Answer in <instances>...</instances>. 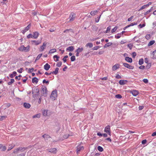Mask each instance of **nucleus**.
Returning <instances> with one entry per match:
<instances>
[{"mask_svg":"<svg viewBox=\"0 0 156 156\" xmlns=\"http://www.w3.org/2000/svg\"><path fill=\"white\" fill-rule=\"evenodd\" d=\"M130 93L132 94L134 96H136L138 94V92L136 90H131Z\"/></svg>","mask_w":156,"mask_h":156,"instance_id":"9b49d317","label":"nucleus"},{"mask_svg":"<svg viewBox=\"0 0 156 156\" xmlns=\"http://www.w3.org/2000/svg\"><path fill=\"white\" fill-rule=\"evenodd\" d=\"M33 97V98L37 97L40 94L39 89L37 87H35L32 90Z\"/></svg>","mask_w":156,"mask_h":156,"instance_id":"f257e3e1","label":"nucleus"},{"mask_svg":"<svg viewBox=\"0 0 156 156\" xmlns=\"http://www.w3.org/2000/svg\"><path fill=\"white\" fill-rule=\"evenodd\" d=\"M136 24H137V23L134 22V23H131L129 25H130V26L131 27V26H133L135 25H136Z\"/></svg>","mask_w":156,"mask_h":156,"instance_id":"338daca9","label":"nucleus"},{"mask_svg":"<svg viewBox=\"0 0 156 156\" xmlns=\"http://www.w3.org/2000/svg\"><path fill=\"white\" fill-rule=\"evenodd\" d=\"M31 42L35 43L36 45H38L41 43V41H39L33 40L31 41Z\"/></svg>","mask_w":156,"mask_h":156,"instance_id":"393cba45","label":"nucleus"},{"mask_svg":"<svg viewBox=\"0 0 156 156\" xmlns=\"http://www.w3.org/2000/svg\"><path fill=\"white\" fill-rule=\"evenodd\" d=\"M33 38L34 39H37L39 36V33L37 32H35L33 33Z\"/></svg>","mask_w":156,"mask_h":156,"instance_id":"f3484780","label":"nucleus"},{"mask_svg":"<svg viewBox=\"0 0 156 156\" xmlns=\"http://www.w3.org/2000/svg\"><path fill=\"white\" fill-rule=\"evenodd\" d=\"M127 46L131 50L133 47V45L131 44H129L127 45Z\"/></svg>","mask_w":156,"mask_h":156,"instance_id":"3c124183","label":"nucleus"},{"mask_svg":"<svg viewBox=\"0 0 156 156\" xmlns=\"http://www.w3.org/2000/svg\"><path fill=\"white\" fill-rule=\"evenodd\" d=\"M143 81L145 83H147L148 82V80L147 79H144L143 80Z\"/></svg>","mask_w":156,"mask_h":156,"instance_id":"4d7b16f0","label":"nucleus"},{"mask_svg":"<svg viewBox=\"0 0 156 156\" xmlns=\"http://www.w3.org/2000/svg\"><path fill=\"white\" fill-rule=\"evenodd\" d=\"M151 66V63H149L148 64L147 66H146V68L147 69H149Z\"/></svg>","mask_w":156,"mask_h":156,"instance_id":"5fc2aeb1","label":"nucleus"},{"mask_svg":"<svg viewBox=\"0 0 156 156\" xmlns=\"http://www.w3.org/2000/svg\"><path fill=\"white\" fill-rule=\"evenodd\" d=\"M50 68V65L48 63H46L44 66V68L46 71L48 70Z\"/></svg>","mask_w":156,"mask_h":156,"instance_id":"4468645a","label":"nucleus"},{"mask_svg":"<svg viewBox=\"0 0 156 156\" xmlns=\"http://www.w3.org/2000/svg\"><path fill=\"white\" fill-rule=\"evenodd\" d=\"M57 96V92L56 90H53L51 93L50 98H56Z\"/></svg>","mask_w":156,"mask_h":156,"instance_id":"0eeeda50","label":"nucleus"},{"mask_svg":"<svg viewBox=\"0 0 156 156\" xmlns=\"http://www.w3.org/2000/svg\"><path fill=\"white\" fill-rule=\"evenodd\" d=\"M126 42V41L125 40H122L121 41L120 43L121 44H123Z\"/></svg>","mask_w":156,"mask_h":156,"instance_id":"6e6d98bb","label":"nucleus"},{"mask_svg":"<svg viewBox=\"0 0 156 156\" xmlns=\"http://www.w3.org/2000/svg\"><path fill=\"white\" fill-rule=\"evenodd\" d=\"M111 30V26H109L107 27V30L105 31V33H108Z\"/></svg>","mask_w":156,"mask_h":156,"instance_id":"de8ad7c7","label":"nucleus"},{"mask_svg":"<svg viewBox=\"0 0 156 156\" xmlns=\"http://www.w3.org/2000/svg\"><path fill=\"white\" fill-rule=\"evenodd\" d=\"M139 68L141 69H145V66H141L139 67Z\"/></svg>","mask_w":156,"mask_h":156,"instance_id":"69168bd1","label":"nucleus"},{"mask_svg":"<svg viewBox=\"0 0 156 156\" xmlns=\"http://www.w3.org/2000/svg\"><path fill=\"white\" fill-rule=\"evenodd\" d=\"M83 50V48H78L77 49H76V52H78L79 53L81 52Z\"/></svg>","mask_w":156,"mask_h":156,"instance_id":"2f4dec72","label":"nucleus"},{"mask_svg":"<svg viewBox=\"0 0 156 156\" xmlns=\"http://www.w3.org/2000/svg\"><path fill=\"white\" fill-rule=\"evenodd\" d=\"M76 17V14L75 13L72 12L70 13L69 15V20L68 21V23L70 22H71L73 21Z\"/></svg>","mask_w":156,"mask_h":156,"instance_id":"20e7f679","label":"nucleus"},{"mask_svg":"<svg viewBox=\"0 0 156 156\" xmlns=\"http://www.w3.org/2000/svg\"><path fill=\"white\" fill-rule=\"evenodd\" d=\"M42 112L43 115L45 117L49 116L51 114L50 111L48 110H43Z\"/></svg>","mask_w":156,"mask_h":156,"instance_id":"39448f33","label":"nucleus"},{"mask_svg":"<svg viewBox=\"0 0 156 156\" xmlns=\"http://www.w3.org/2000/svg\"><path fill=\"white\" fill-rule=\"evenodd\" d=\"M15 80L13 79H11L10 80V81L8 83V84L9 85H11L12 83H13L14 82Z\"/></svg>","mask_w":156,"mask_h":156,"instance_id":"72a5a7b5","label":"nucleus"},{"mask_svg":"<svg viewBox=\"0 0 156 156\" xmlns=\"http://www.w3.org/2000/svg\"><path fill=\"white\" fill-rule=\"evenodd\" d=\"M76 148V152L77 154H79L81 151L84 149V147L80 145L77 146Z\"/></svg>","mask_w":156,"mask_h":156,"instance_id":"423d86ee","label":"nucleus"},{"mask_svg":"<svg viewBox=\"0 0 156 156\" xmlns=\"http://www.w3.org/2000/svg\"><path fill=\"white\" fill-rule=\"evenodd\" d=\"M136 36L135 37H134L133 39V40L134 41H135V42H137V43H139L140 42V41L139 40H136Z\"/></svg>","mask_w":156,"mask_h":156,"instance_id":"603ef678","label":"nucleus"},{"mask_svg":"<svg viewBox=\"0 0 156 156\" xmlns=\"http://www.w3.org/2000/svg\"><path fill=\"white\" fill-rule=\"evenodd\" d=\"M121 35H115V38L116 39H119L121 37Z\"/></svg>","mask_w":156,"mask_h":156,"instance_id":"774afa93","label":"nucleus"},{"mask_svg":"<svg viewBox=\"0 0 156 156\" xmlns=\"http://www.w3.org/2000/svg\"><path fill=\"white\" fill-rule=\"evenodd\" d=\"M112 44V43L111 42L108 43L107 44L105 45L104 47V48H106L107 47H108L111 46Z\"/></svg>","mask_w":156,"mask_h":156,"instance_id":"cd10ccee","label":"nucleus"},{"mask_svg":"<svg viewBox=\"0 0 156 156\" xmlns=\"http://www.w3.org/2000/svg\"><path fill=\"white\" fill-rule=\"evenodd\" d=\"M85 46L86 47H89V48H91L93 46V43H88L86 44Z\"/></svg>","mask_w":156,"mask_h":156,"instance_id":"b1692460","label":"nucleus"},{"mask_svg":"<svg viewBox=\"0 0 156 156\" xmlns=\"http://www.w3.org/2000/svg\"><path fill=\"white\" fill-rule=\"evenodd\" d=\"M100 47L99 46H96L94 47L92 49L93 50H97Z\"/></svg>","mask_w":156,"mask_h":156,"instance_id":"09e8293b","label":"nucleus"},{"mask_svg":"<svg viewBox=\"0 0 156 156\" xmlns=\"http://www.w3.org/2000/svg\"><path fill=\"white\" fill-rule=\"evenodd\" d=\"M71 61L72 62L74 61L75 59V56L74 55L72 56L70 58Z\"/></svg>","mask_w":156,"mask_h":156,"instance_id":"ea45409f","label":"nucleus"},{"mask_svg":"<svg viewBox=\"0 0 156 156\" xmlns=\"http://www.w3.org/2000/svg\"><path fill=\"white\" fill-rule=\"evenodd\" d=\"M56 51V50L55 49H52L50 50L49 53H53L54 52H55Z\"/></svg>","mask_w":156,"mask_h":156,"instance_id":"f704fd0d","label":"nucleus"},{"mask_svg":"<svg viewBox=\"0 0 156 156\" xmlns=\"http://www.w3.org/2000/svg\"><path fill=\"white\" fill-rule=\"evenodd\" d=\"M62 65V62H58L56 65V66L58 67H60Z\"/></svg>","mask_w":156,"mask_h":156,"instance_id":"79ce46f5","label":"nucleus"},{"mask_svg":"<svg viewBox=\"0 0 156 156\" xmlns=\"http://www.w3.org/2000/svg\"><path fill=\"white\" fill-rule=\"evenodd\" d=\"M74 49V47L73 46H69L66 49V51H72Z\"/></svg>","mask_w":156,"mask_h":156,"instance_id":"aec40b11","label":"nucleus"},{"mask_svg":"<svg viewBox=\"0 0 156 156\" xmlns=\"http://www.w3.org/2000/svg\"><path fill=\"white\" fill-rule=\"evenodd\" d=\"M152 54L153 55V56L152 57V58L153 59H156V50L154 51Z\"/></svg>","mask_w":156,"mask_h":156,"instance_id":"c85d7f7f","label":"nucleus"},{"mask_svg":"<svg viewBox=\"0 0 156 156\" xmlns=\"http://www.w3.org/2000/svg\"><path fill=\"white\" fill-rule=\"evenodd\" d=\"M155 41L154 40H152L151 41H150L149 42L148 44V46H150L152 45L153 44H154Z\"/></svg>","mask_w":156,"mask_h":156,"instance_id":"c756f323","label":"nucleus"},{"mask_svg":"<svg viewBox=\"0 0 156 156\" xmlns=\"http://www.w3.org/2000/svg\"><path fill=\"white\" fill-rule=\"evenodd\" d=\"M68 57V55H66L62 58V60L64 62H66V61H67L66 58H67Z\"/></svg>","mask_w":156,"mask_h":156,"instance_id":"a18cd8bd","label":"nucleus"},{"mask_svg":"<svg viewBox=\"0 0 156 156\" xmlns=\"http://www.w3.org/2000/svg\"><path fill=\"white\" fill-rule=\"evenodd\" d=\"M41 93L42 96L46 97L47 94V90L45 86H42L41 88Z\"/></svg>","mask_w":156,"mask_h":156,"instance_id":"7ed1b4c3","label":"nucleus"},{"mask_svg":"<svg viewBox=\"0 0 156 156\" xmlns=\"http://www.w3.org/2000/svg\"><path fill=\"white\" fill-rule=\"evenodd\" d=\"M46 43H45V42H44L43 43V45L41 46V50H40V51H43L44 49L46 47Z\"/></svg>","mask_w":156,"mask_h":156,"instance_id":"4be33fe9","label":"nucleus"},{"mask_svg":"<svg viewBox=\"0 0 156 156\" xmlns=\"http://www.w3.org/2000/svg\"><path fill=\"white\" fill-rule=\"evenodd\" d=\"M117 29H118L117 27L116 26L113 29H112V30L111 32L112 33H113L115 32L116 31V30H117Z\"/></svg>","mask_w":156,"mask_h":156,"instance_id":"58836bf2","label":"nucleus"},{"mask_svg":"<svg viewBox=\"0 0 156 156\" xmlns=\"http://www.w3.org/2000/svg\"><path fill=\"white\" fill-rule=\"evenodd\" d=\"M128 82L126 80H120L119 81V84L120 85H123L126 84Z\"/></svg>","mask_w":156,"mask_h":156,"instance_id":"ddd939ff","label":"nucleus"},{"mask_svg":"<svg viewBox=\"0 0 156 156\" xmlns=\"http://www.w3.org/2000/svg\"><path fill=\"white\" fill-rule=\"evenodd\" d=\"M41 116V114H38L36 115H34L33 116V118H40Z\"/></svg>","mask_w":156,"mask_h":156,"instance_id":"e433bc0d","label":"nucleus"},{"mask_svg":"<svg viewBox=\"0 0 156 156\" xmlns=\"http://www.w3.org/2000/svg\"><path fill=\"white\" fill-rule=\"evenodd\" d=\"M101 15L99 16H98V17L97 18V19L96 20H95V22L96 23H98L99 20V19H100V18L101 17Z\"/></svg>","mask_w":156,"mask_h":156,"instance_id":"864d4df0","label":"nucleus"},{"mask_svg":"<svg viewBox=\"0 0 156 156\" xmlns=\"http://www.w3.org/2000/svg\"><path fill=\"white\" fill-rule=\"evenodd\" d=\"M123 65L125 67L127 68H128L129 66V64L126 63H123Z\"/></svg>","mask_w":156,"mask_h":156,"instance_id":"c03bdc74","label":"nucleus"},{"mask_svg":"<svg viewBox=\"0 0 156 156\" xmlns=\"http://www.w3.org/2000/svg\"><path fill=\"white\" fill-rule=\"evenodd\" d=\"M49 152L53 153L56 154L57 152V150L56 148H54L50 149H48L47 150Z\"/></svg>","mask_w":156,"mask_h":156,"instance_id":"9d476101","label":"nucleus"},{"mask_svg":"<svg viewBox=\"0 0 156 156\" xmlns=\"http://www.w3.org/2000/svg\"><path fill=\"white\" fill-rule=\"evenodd\" d=\"M32 81L33 83H37L38 82V80L37 77H34L32 78Z\"/></svg>","mask_w":156,"mask_h":156,"instance_id":"6ab92c4d","label":"nucleus"},{"mask_svg":"<svg viewBox=\"0 0 156 156\" xmlns=\"http://www.w3.org/2000/svg\"><path fill=\"white\" fill-rule=\"evenodd\" d=\"M42 137L45 139L46 140L48 138H50V136L46 134H44V135H43L42 136Z\"/></svg>","mask_w":156,"mask_h":156,"instance_id":"7c9ffc66","label":"nucleus"},{"mask_svg":"<svg viewBox=\"0 0 156 156\" xmlns=\"http://www.w3.org/2000/svg\"><path fill=\"white\" fill-rule=\"evenodd\" d=\"M136 53L135 52H134L133 53H132V57H133V58H135V56H136Z\"/></svg>","mask_w":156,"mask_h":156,"instance_id":"e2e57ef3","label":"nucleus"},{"mask_svg":"<svg viewBox=\"0 0 156 156\" xmlns=\"http://www.w3.org/2000/svg\"><path fill=\"white\" fill-rule=\"evenodd\" d=\"M17 74V73L16 71H14L11 74L9 75V77L10 78H13Z\"/></svg>","mask_w":156,"mask_h":156,"instance_id":"a878e982","label":"nucleus"},{"mask_svg":"<svg viewBox=\"0 0 156 156\" xmlns=\"http://www.w3.org/2000/svg\"><path fill=\"white\" fill-rule=\"evenodd\" d=\"M49 81V80H46L45 79H44L42 81L43 83H46L47 84H48Z\"/></svg>","mask_w":156,"mask_h":156,"instance_id":"49530a36","label":"nucleus"},{"mask_svg":"<svg viewBox=\"0 0 156 156\" xmlns=\"http://www.w3.org/2000/svg\"><path fill=\"white\" fill-rule=\"evenodd\" d=\"M34 70V68H32L31 69H29V73H31Z\"/></svg>","mask_w":156,"mask_h":156,"instance_id":"bf43d9fd","label":"nucleus"},{"mask_svg":"<svg viewBox=\"0 0 156 156\" xmlns=\"http://www.w3.org/2000/svg\"><path fill=\"white\" fill-rule=\"evenodd\" d=\"M27 148L20 147L16 149L14 151V153H17V151H21V152L24 151Z\"/></svg>","mask_w":156,"mask_h":156,"instance_id":"1a4fd4ad","label":"nucleus"},{"mask_svg":"<svg viewBox=\"0 0 156 156\" xmlns=\"http://www.w3.org/2000/svg\"><path fill=\"white\" fill-rule=\"evenodd\" d=\"M98 12L97 10H95L94 11H93L90 12V15L94 16L96 15V13Z\"/></svg>","mask_w":156,"mask_h":156,"instance_id":"bb28decb","label":"nucleus"},{"mask_svg":"<svg viewBox=\"0 0 156 156\" xmlns=\"http://www.w3.org/2000/svg\"><path fill=\"white\" fill-rule=\"evenodd\" d=\"M42 55V54H39V55H38L36 58L35 61H37V60H38L41 57Z\"/></svg>","mask_w":156,"mask_h":156,"instance_id":"a19ab883","label":"nucleus"},{"mask_svg":"<svg viewBox=\"0 0 156 156\" xmlns=\"http://www.w3.org/2000/svg\"><path fill=\"white\" fill-rule=\"evenodd\" d=\"M147 7V5H143L142 7H141V8H140L139 10H141L142 9L145 8Z\"/></svg>","mask_w":156,"mask_h":156,"instance_id":"37998d69","label":"nucleus"},{"mask_svg":"<svg viewBox=\"0 0 156 156\" xmlns=\"http://www.w3.org/2000/svg\"><path fill=\"white\" fill-rule=\"evenodd\" d=\"M30 48L29 45H28L27 47H25L24 45H22L18 48V50L20 51L27 52L29 51Z\"/></svg>","mask_w":156,"mask_h":156,"instance_id":"f03ea898","label":"nucleus"},{"mask_svg":"<svg viewBox=\"0 0 156 156\" xmlns=\"http://www.w3.org/2000/svg\"><path fill=\"white\" fill-rule=\"evenodd\" d=\"M6 148L5 146H3L2 144H0V151H4L6 150Z\"/></svg>","mask_w":156,"mask_h":156,"instance_id":"2eb2a0df","label":"nucleus"},{"mask_svg":"<svg viewBox=\"0 0 156 156\" xmlns=\"http://www.w3.org/2000/svg\"><path fill=\"white\" fill-rule=\"evenodd\" d=\"M23 70V68H20V69L17 70V71L20 73H22V70Z\"/></svg>","mask_w":156,"mask_h":156,"instance_id":"13d9d810","label":"nucleus"},{"mask_svg":"<svg viewBox=\"0 0 156 156\" xmlns=\"http://www.w3.org/2000/svg\"><path fill=\"white\" fill-rule=\"evenodd\" d=\"M133 17H134L133 16H132L131 17H130V18H129L128 19V21H131L132 20L133 18Z\"/></svg>","mask_w":156,"mask_h":156,"instance_id":"0e129e2a","label":"nucleus"},{"mask_svg":"<svg viewBox=\"0 0 156 156\" xmlns=\"http://www.w3.org/2000/svg\"><path fill=\"white\" fill-rule=\"evenodd\" d=\"M125 60L131 63L132 62V59L131 58L126 57L125 58Z\"/></svg>","mask_w":156,"mask_h":156,"instance_id":"a211bd4d","label":"nucleus"},{"mask_svg":"<svg viewBox=\"0 0 156 156\" xmlns=\"http://www.w3.org/2000/svg\"><path fill=\"white\" fill-rule=\"evenodd\" d=\"M119 68V64L117 63L114 65L112 67V70L113 71L116 70L117 69Z\"/></svg>","mask_w":156,"mask_h":156,"instance_id":"f8f14e48","label":"nucleus"},{"mask_svg":"<svg viewBox=\"0 0 156 156\" xmlns=\"http://www.w3.org/2000/svg\"><path fill=\"white\" fill-rule=\"evenodd\" d=\"M98 150L100 152H102L103 151V148L100 146H98L97 148Z\"/></svg>","mask_w":156,"mask_h":156,"instance_id":"4c0bfd02","label":"nucleus"},{"mask_svg":"<svg viewBox=\"0 0 156 156\" xmlns=\"http://www.w3.org/2000/svg\"><path fill=\"white\" fill-rule=\"evenodd\" d=\"M60 57L57 55H55L53 56V58L55 62H57L59 60V58Z\"/></svg>","mask_w":156,"mask_h":156,"instance_id":"5701e85b","label":"nucleus"},{"mask_svg":"<svg viewBox=\"0 0 156 156\" xmlns=\"http://www.w3.org/2000/svg\"><path fill=\"white\" fill-rule=\"evenodd\" d=\"M110 127L109 125L107 126L105 128L104 131L110 135L111 131Z\"/></svg>","mask_w":156,"mask_h":156,"instance_id":"6e6552de","label":"nucleus"},{"mask_svg":"<svg viewBox=\"0 0 156 156\" xmlns=\"http://www.w3.org/2000/svg\"><path fill=\"white\" fill-rule=\"evenodd\" d=\"M58 70L59 68L57 67L54 71L51 72V73L53 74L57 75L58 73Z\"/></svg>","mask_w":156,"mask_h":156,"instance_id":"412c9836","label":"nucleus"},{"mask_svg":"<svg viewBox=\"0 0 156 156\" xmlns=\"http://www.w3.org/2000/svg\"><path fill=\"white\" fill-rule=\"evenodd\" d=\"M31 26V25L30 23L29 24V25H27V26L24 29L27 31V30H28L29 29H30V27Z\"/></svg>","mask_w":156,"mask_h":156,"instance_id":"c9c22d12","label":"nucleus"},{"mask_svg":"<svg viewBox=\"0 0 156 156\" xmlns=\"http://www.w3.org/2000/svg\"><path fill=\"white\" fill-rule=\"evenodd\" d=\"M23 106L25 108L28 109L30 108V105L28 103L25 102L23 104Z\"/></svg>","mask_w":156,"mask_h":156,"instance_id":"dca6fc26","label":"nucleus"},{"mask_svg":"<svg viewBox=\"0 0 156 156\" xmlns=\"http://www.w3.org/2000/svg\"><path fill=\"white\" fill-rule=\"evenodd\" d=\"M27 37L28 39L30 38H33V36L32 34H30L27 36Z\"/></svg>","mask_w":156,"mask_h":156,"instance_id":"8fccbe9b","label":"nucleus"},{"mask_svg":"<svg viewBox=\"0 0 156 156\" xmlns=\"http://www.w3.org/2000/svg\"><path fill=\"white\" fill-rule=\"evenodd\" d=\"M144 63V59L143 58L140 59L139 61V64L141 65Z\"/></svg>","mask_w":156,"mask_h":156,"instance_id":"473e14b6","label":"nucleus"},{"mask_svg":"<svg viewBox=\"0 0 156 156\" xmlns=\"http://www.w3.org/2000/svg\"><path fill=\"white\" fill-rule=\"evenodd\" d=\"M145 26V24H140L138 26H139L140 27V28H141L144 27Z\"/></svg>","mask_w":156,"mask_h":156,"instance_id":"052dcab7","label":"nucleus"},{"mask_svg":"<svg viewBox=\"0 0 156 156\" xmlns=\"http://www.w3.org/2000/svg\"><path fill=\"white\" fill-rule=\"evenodd\" d=\"M115 77L117 79H121V76L119 74H117Z\"/></svg>","mask_w":156,"mask_h":156,"instance_id":"680f3d73","label":"nucleus"}]
</instances>
